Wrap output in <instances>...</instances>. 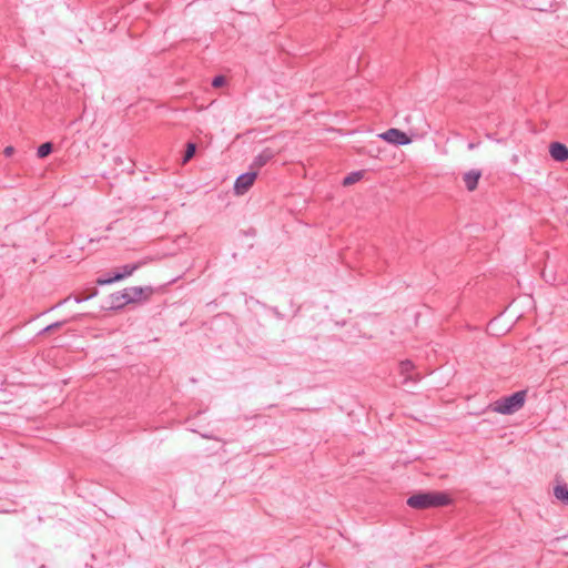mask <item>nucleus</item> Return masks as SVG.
<instances>
[{
  "mask_svg": "<svg viewBox=\"0 0 568 568\" xmlns=\"http://www.w3.org/2000/svg\"><path fill=\"white\" fill-rule=\"evenodd\" d=\"M152 286H131L109 295L106 305L103 308L120 311L129 304L146 302L154 294Z\"/></svg>",
  "mask_w": 568,
  "mask_h": 568,
  "instance_id": "nucleus-1",
  "label": "nucleus"
},
{
  "mask_svg": "<svg viewBox=\"0 0 568 568\" xmlns=\"http://www.w3.org/2000/svg\"><path fill=\"white\" fill-rule=\"evenodd\" d=\"M406 504L413 509L424 510L449 506L453 504V498L445 491L427 490L409 496Z\"/></svg>",
  "mask_w": 568,
  "mask_h": 568,
  "instance_id": "nucleus-2",
  "label": "nucleus"
},
{
  "mask_svg": "<svg viewBox=\"0 0 568 568\" xmlns=\"http://www.w3.org/2000/svg\"><path fill=\"white\" fill-rule=\"evenodd\" d=\"M526 397L527 389L515 392L495 400L491 405L493 410L503 415H511L524 407Z\"/></svg>",
  "mask_w": 568,
  "mask_h": 568,
  "instance_id": "nucleus-3",
  "label": "nucleus"
},
{
  "mask_svg": "<svg viewBox=\"0 0 568 568\" xmlns=\"http://www.w3.org/2000/svg\"><path fill=\"white\" fill-rule=\"evenodd\" d=\"M257 178V171L256 170H250L245 173L240 174L233 185L234 193L236 195H243L245 194L254 184V181Z\"/></svg>",
  "mask_w": 568,
  "mask_h": 568,
  "instance_id": "nucleus-4",
  "label": "nucleus"
},
{
  "mask_svg": "<svg viewBox=\"0 0 568 568\" xmlns=\"http://www.w3.org/2000/svg\"><path fill=\"white\" fill-rule=\"evenodd\" d=\"M378 136L394 145H406L412 142V139L404 131L395 128L388 129Z\"/></svg>",
  "mask_w": 568,
  "mask_h": 568,
  "instance_id": "nucleus-5",
  "label": "nucleus"
},
{
  "mask_svg": "<svg viewBox=\"0 0 568 568\" xmlns=\"http://www.w3.org/2000/svg\"><path fill=\"white\" fill-rule=\"evenodd\" d=\"M556 485L554 486V496L557 500H559L562 505L568 506V486L564 481L560 475H556L555 477Z\"/></svg>",
  "mask_w": 568,
  "mask_h": 568,
  "instance_id": "nucleus-6",
  "label": "nucleus"
},
{
  "mask_svg": "<svg viewBox=\"0 0 568 568\" xmlns=\"http://www.w3.org/2000/svg\"><path fill=\"white\" fill-rule=\"evenodd\" d=\"M549 154L552 160L565 162L568 160V146L558 141L551 142L549 145Z\"/></svg>",
  "mask_w": 568,
  "mask_h": 568,
  "instance_id": "nucleus-7",
  "label": "nucleus"
},
{
  "mask_svg": "<svg viewBox=\"0 0 568 568\" xmlns=\"http://www.w3.org/2000/svg\"><path fill=\"white\" fill-rule=\"evenodd\" d=\"M275 153L272 149L266 148L264 149L260 154H257L252 164L250 165V170H258L264 166L268 161H271L274 158Z\"/></svg>",
  "mask_w": 568,
  "mask_h": 568,
  "instance_id": "nucleus-8",
  "label": "nucleus"
},
{
  "mask_svg": "<svg viewBox=\"0 0 568 568\" xmlns=\"http://www.w3.org/2000/svg\"><path fill=\"white\" fill-rule=\"evenodd\" d=\"M481 178V171L473 169L463 175V181L467 191L473 192L477 189L479 179Z\"/></svg>",
  "mask_w": 568,
  "mask_h": 568,
  "instance_id": "nucleus-9",
  "label": "nucleus"
},
{
  "mask_svg": "<svg viewBox=\"0 0 568 568\" xmlns=\"http://www.w3.org/2000/svg\"><path fill=\"white\" fill-rule=\"evenodd\" d=\"M123 278H124V274H122L121 270L119 268L118 271L110 272V273H108L104 276L98 277L95 280V283H97V285L103 286V285L113 284V283L119 282V281H121Z\"/></svg>",
  "mask_w": 568,
  "mask_h": 568,
  "instance_id": "nucleus-10",
  "label": "nucleus"
},
{
  "mask_svg": "<svg viewBox=\"0 0 568 568\" xmlns=\"http://www.w3.org/2000/svg\"><path fill=\"white\" fill-rule=\"evenodd\" d=\"M99 291L97 287H88L83 290L80 294L74 296V301L77 303H82L84 301L91 300L98 295Z\"/></svg>",
  "mask_w": 568,
  "mask_h": 568,
  "instance_id": "nucleus-11",
  "label": "nucleus"
},
{
  "mask_svg": "<svg viewBox=\"0 0 568 568\" xmlns=\"http://www.w3.org/2000/svg\"><path fill=\"white\" fill-rule=\"evenodd\" d=\"M414 369V364L412 361L409 359H405V361H402L399 363V372L402 375L405 376V379L404 382H407L409 379H412V376L409 375V373Z\"/></svg>",
  "mask_w": 568,
  "mask_h": 568,
  "instance_id": "nucleus-12",
  "label": "nucleus"
},
{
  "mask_svg": "<svg viewBox=\"0 0 568 568\" xmlns=\"http://www.w3.org/2000/svg\"><path fill=\"white\" fill-rule=\"evenodd\" d=\"M364 176V171H354V172H351L349 174H347L344 179H343V185L344 186H348V185H352L356 182H358L359 180H362Z\"/></svg>",
  "mask_w": 568,
  "mask_h": 568,
  "instance_id": "nucleus-13",
  "label": "nucleus"
},
{
  "mask_svg": "<svg viewBox=\"0 0 568 568\" xmlns=\"http://www.w3.org/2000/svg\"><path fill=\"white\" fill-rule=\"evenodd\" d=\"M53 151V143L52 142H44L37 149V156L39 159H44L49 156Z\"/></svg>",
  "mask_w": 568,
  "mask_h": 568,
  "instance_id": "nucleus-14",
  "label": "nucleus"
},
{
  "mask_svg": "<svg viewBox=\"0 0 568 568\" xmlns=\"http://www.w3.org/2000/svg\"><path fill=\"white\" fill-rule=\"evenodd\" d=\"M196 153V144L194 142H187L183 154V163H187Z\"/></svg>",
  "mask_w": 568,
  "mask_h": 568,
  "instance_id": "nucleus-15",
  "label": "nucleus"
},
{
  "mask_svg": "<svg viewBox=\"0 0 568 568\" xmlns=\"http://www.w3.org/2000/svg\"><path fill=\"white\" fill-rule=\"evenodd\" d=\"M143 265L142 262L133 263V264H125L120 267L121 273L124 274V278L132 275L138 268Z\"/></svg>",
  "mask_w": 568,
  "mask_h": 568,
  "instance_id": "nucleus-16",
  "label": "nucleus"
},
{
  "mask_svg": "<svg viewBox=\"0 0 568 568\" xmlns=\"http://www.w3.org/2000/svg\"><path fill=\"white\" fill-rule=\"evenodd\" d=\"M67 323V321H58V322H54L48 326H45L43 329H41L39 332V335H45V334H50L59 328H61L64 324Z\"/></svg>",
  "mask_w": 568,
  "mask_h": 568,
  "instance_id": "nucleus-17",
  "label": "nucleus"
},
{
  "mask_svg": "<svg viewBox=\"0 0 568 568\" xmlns=\"http://www.w3.org/2000/svg\"><path fill=\"white\" fill-rule=\"evenodd\" d=\"M226 83V78L224 75H216L212 80L213 88H222Z\"/></svg>",
  "mask_w": 568,
  "mask_h": 568,
  "instance_id": "nucleus-18",
  "label": "nucleus"
},
{
  "mask_svg": "<svg viewBox=\"0 0 568 568\" xmlns=\"http://www.w3.org/2000/svg\"><path fill=\"white\" fill-rule=\"evenodd\" d=\"M14 153V148L12 145H8L3 150V154L6 156H11Z\"/></svg>",
  "mask_w": 568,
  "mask_h": 568,
  "instance_id": "nucleus-19",
  "label": "nucleus"
},
{
  "mask_svg": "<svg viewBox=\"0 0 568 568\" xmlns=\"http://www.w3.org/2000/svg\"><path fill=\"white\" fill-rule=\"evenodd\" d=\"M478 145H479V142H477V143H475V142H469V143H468V149H469V150H474V149H476Z\"/></svg>",
  "mask_w": 568,
  "mask_h": 568,
  "instance_id": "nucleus-20",
  "label": "nucleus"
}]
</instances>
